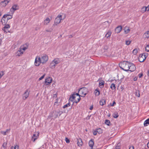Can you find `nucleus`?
I'll list each match as a JSON object with an SVG mask.
<instances>
[{"label": "nucleus", "instance_id": "obj_21", "mask_svg": "<svg viewBox=\"0 0 149 149\" xmlns=\"http://www.w3.org/2000/svg\"><path fill=\"white\" fill-rule=\"evenodd\" d=\"M23 51H22L21 49H19L16 53V56H21L23 54Z\"/></svg>", "mask_w": 149, "mask_h": 149}, {"label": "nucleus", "instance_id": "obj_24", "mask_svg": "<svg viewBox=\"0 0 149 149\" xmlns=\"http://www.w3.org/2000/svg\"><path fill=\"white\" fill-rule=\"evenodd\" d=\"M143 37L145 39H148L149 38V31H147L145 33Z\"/></svg>", "mask_w": 149, "mask_h": 149}, {"label": "nucleus", "instance_id": "obj_61", "mask_svg": "<svg viewBox=\"0 0 149 149\" xmlns=\"http://www.w3.org/2000/svg\"><path fill=\"white\" fill-rule=\"evenodd\" d=\"M117 145L118 146H120V143H118V144H117Z\"/></svg>", "mask_w": 149, "mask_h": 149}, {"label": "nucleus", "instance_id": "obj_32", "mask_svg": "<svg viewBox=\"0 0 149 149\" xmlns=\"http://www.w3.org/2000/svg\"><path fill=\"white\" fill-rule=\"evenodd\" d=\"M100 103L101 105L103 106L106 103V101L104 99H102L100 101Z\"/></svg>", "mask_w": 149, "mask_h": 149}, {"label": "nucleus", "instance_id": "obj_16", "mask_svg": "<svg viewBox=\"0 0 149 149\" xmlns=\"http://www.w3.org/2000/svg\"><path fill=\"white\" fill-rule=\"evenodd\" d=\"M51 19H50L49 18L47 17L43 21L44 25H47L50 22Z\"/></svg>", "mask_w": 149, "mask_h": 149}, {"label": "nucleus", "instance_id": "obj_9", "mask_svg": "<svg viewBox=\"0 0 149 149\" xmlns=\"http://www.w3.org/2000/svg\"><path fill=\"white\" fill-rule=\"evenodd\" d=\"M41 63V62L40 57L37 56L36 57L34 64L36 66H38L40 65V63Z\"/></svg>", "mask_w": 149, "mask_h": 149}, {"label": "nucleus", "instance_id": "obj_54", "mask_svg": "<svg viewBox=\"0 0 149 149\" xmlns=\"http://www.w3.org/2000/svg\"><path fill=\"white\" fill-rule=\"evenodd\" d=\"M58 104V102L57 101H56L55 102V103H54V104L55 105L56 104Z\"/></svg>", "mask_w": 149, "mask_h": 149}, {"label": "nucleus", "instance_id": "obj_45", "mask_svg": "<svg viewBox=\"0 0 149 149\" xmlns=\"http://www.w3.org/2000/svg\"><path fill=\"white\" fill-rule=\"evenodd\" d=\"M65 141L67 143H70L69 140L67 137L65 138Z\"/></svg>", "mask_w": 149, "mask_h": 149}, {"label": "nucleus", "instance_id": "obj_47", "mask_svg": "<svg viewBox=\"0 0 149 149\" xmlns=\"http://www.w3.org/2000/svg\"><path fill=\"white\" fill-rule=\"evenodd\" d=\"M143 75V74L142 73H141L139 74V78H141Z\"/></svg>", "mask_w": 149, "mask_h": 149}, {"label": "nucleus", "instance_id": "obj_53", "mask_svg": "<svg viewBox=\"0 0 149 149\" xmlns=\"http://www.w3.org/2000/svg\"><path fill=\"white\" fill-rule=\"evenodd\" d=\"M93 109V106H92L90 107V109L91 110H92Z\"/></svg>", "mask_w": 149, "mask_h": 149}, {"label": "nucleus", "instance_id": "obj_22", "mask_svg": "<svg viewBox=\"0 0 149 149\" xmlns=\"http://www.w3.org/2000/svg\"><path fill=\"white\" fill-rule=\"evenodd\" d=\"M17 9V5H14L12 6L10 10L13 13L15 10Z\"/></svg>", "mask_w": 149, "mask_h": 149}, {"label": "nucleus", "instance_id": "obj_7", "mask_svg": "<svg viewBox=\"0 0 149 149\" xmlns=\"http://www.w3.org/2000/svg\"><path fill=\"white\" fill-rule=\"evenodd\" d=\"M40 58L41 63L42 64L46 63L48 60V57L46 54L42 55L41 57H40Z\"/></svg>", "mask_w": 149, "mask_h": 149}, {"label": "nucleus", "instance_id": "obj_33", "mask_svg": "<svg viewBox=\"0 0 149 149\" xmlns=\"http://www.w3.org/2000/svg\"><path fill=\"white\" fill-rule=\"evenodd\" d=\"M113 117L115 118H116L118 116V114L117 112L114 113L113 115Z\"/></svg>", "mask_w": 149, "mask_h": 149}, {"label": "nucleus", "instance_id": "obj_10", "mask_svg": "<svg viewBox=\"0 0 149 149\" xmlns=\"http://www.w3.org/2000/svg\"><path fill=\"white\" fill-rule=\"evenodd\" d=\"M39 132H36L33 134L31 140L35 142L36 140L37 139L39 136Z\"/></svg>", "mask_w": 149, "mask_h": 149}, {"label": "nucleus", "instance_id": "obj_63", "mask_svg": "<svg viewBox=\"0 0 149 149\" xmlns=\"http://www.w3.org/2000/svg\"><path fill=\"white\" fill-rule=\"evenodd\" d=\"M56 100H58V99H57Z\"/></svg>", "mask_w": 149, "mask_h": 149}, {"label": "nucleus", "instance_id": "obj_48", "mask_svg": "<svg viewBox=\"0 0 149 149\" xmlns=\"http://www.w3.org/2000/svg\"><path fill=\"white\" fill-rule=\"evenodd\" d=\"M116 104V103L114 101L112 104H111V105L112 107H113L114 106L115 104Z\"/></svg>", "mask_w": 149, "mask_h": 149}, {"label": "nucleus", "instance_id": "obj_56", "mask_svg": "<svg viewBox=\"0 0 149 149\" xmlns=\"http://www.w3.org/2000/svg\"><path fill=\"white\" fill-rule=\"evenodd\" d=\"M147 145V147H148L149 148V142L148 143Z\"/></svg>", "mask_w": 149, "mask_h": 149}, {"label": "nucleus", "instance_id": "obj_35", "mask_svg": "<svg viewBox=\"0 0 149 149\" xmlns=\"http://www.w3.org/2000/svg\"><path fill=\"white\" fill-rule=\"evenodd\" d=\"M110 88L112 90L115 89L116 88L115 84L113 83H112V84H111V85Z\"/></svg>", "mask_w": 149, "mask_h": 149}, {"label": "nucleus", "instance_id": "obj_29", "mask_svg": "<svg viewBox=\"0 0 149 149\" xmlns=\"http://www.w3.org/2000/svg\"><path fill=\"white\" fill-rule=\"evenodd\" d=\"M149 124V118L146 120L144 123V126H147Z\"/></svg>", "mask_w": 149, "mask_h": 149}, {"label": "nucleus", "instance_id": "obj_51", "mask_svg": "<svg viewBox=\"0 0 149 149\" xmlns=\"http://www.w3.org/2000/svg\"><path fill=\"white\" fill-rule=\"evenodd\" d=\"M53 97L54 98H56L57 97V95L56 94H54L53 95Z\"/></svg>", "mask_w": 149, "mask_h": 149}, {"label": "nucleus", "instance_id": "obj_52", "mask_svg": "<svg viewBox=\"0 0 149 149\" xmlns=\"http://www.w3.org/2000/svg\"><path fill=\"white\" fill-rule=\"evenodd\" d=\"M129 149H134V147L133 146H131L130 147Z\"/></svg>", "mask_w": 149, "mask_h": 149}, {"label": "nucleus", "instance_id": "obj_4", "mask_svg": "<svg viewBox=\"0 0 149 149\" xmlns=\"http://www.w3.org/2000/svg\"><path fill=\"white\" fill-rule=\"evenodd\" d=\"M60 62L59 59L58 58H55L50 63L49 68L51 69L54 68L55 66Z\"/></svg>", "mask_w": 149, "mask_h": 149}, {"label": "nucleus", "instance_id": "obj_1", "mask_svg": "<svg viewBox=\"0 0 149 149\" xmlns=\"http://www.w3.org/2000/svg\"><path fill=\"white\" fill-rule=\"evenodd\" d=\"M65 18V15L64 14L58 15L54 20V26L57 25L61 22L62 20H63Z\"/></svg>", "mask_w": 149, "mask_h": 149}, {"label": "nucleus", "instance_id": "obj_42", "mask_svg": "<svg viewBox=\"0 0 149 149\" xmlns=\"http://www.w3.org/2000/svg\"><path fill=\"white\" fill-rule=\"evenodd\" d=\"M105 123L108 125H109L110 123V121L109 120H106L105 121Z\"/></svg>", "mask_w": 149, "mask_h": 149}, {"label": "nucleus", "instance_id": "obj_59", "mask_svg": "<svg viewBox=\"0 0 149 149\" xmlns=\"http://www.w3.org/2000/svg\"><path fill=\"white\" fill-rule=\"evenodd\" d=\"M46 31L47 32H50V31L49 30H46Z\"/></svg>", "mask_w": 149, "mask_h": 149}, {"label": "nucleus", "instance_id": "obj_20", "mask_svg": "<svg viewBox=\"0 0 149 149\" xmlns=\"http://www.w3.org/2000/svg\"><path fill=\"white\" fill-rule=\"evenodd\" d=\"M77 139V144L78 146L79 147L81 146L83 144L82 139L80 138L78 139Z\"/></svg>", "mask_w": 149, "mask_h": 149}, {"label": "nucleus", "instance_id": "obj_44", "mask_svg": "<svg viewBox=\"0 0 149 149\" xmlns=\"http://www.w3.org/2000/svg\"><path fill=\"white\" fill-rule=\"evenodd\" d=\"M136 95L138 97H140V95L139 91H137L136 92Z\"/></svg>", "mask_w": 149, "mask_h": 149}, {"label": "nucleus", "instance_id": "obj_57", "mask_svg": "<svg viewBox=\"0 0 149 149\" xmlns=\"http://www.w3.org/2000/svg\"><path fill=\"white\" fill-rule=\"evenodd\" d=\"M115 149H119V148L118 147H116L115 148Z\"/></svg>", "mask_w": 149, "mask_h": 149}, {"label": "nucleus", "instance_id": "obj_25", "mask_svg": "<svg viewBox=\"0 0 149 149\" xmlns=\"http://www.w3.org/2000/svg\"><path fill=\"white\" fill-rule=\"evenodd\" d=\"M10 131V129H7L6 131H1V133L3 135H5L7 134Z\"/></svg>", "mask_w": 149, "mask_h": 149}, {"label": "nucleus", "instance_id": "obj_46", "mask_svg": "<svg viewBox=\"0 0 149 149\" xmlns=\"http://www.w3.org/2000/svg\"><path fill=\"white\" fill-rule=\"evenodd\" d=\"M146 11H149V5H148L147 7H146Z\"/></svg>", "mask_w": 149, "mask_h": 149}, {"label": "nucleus", "instance_id": "obj_15", "mask_svg": "<svg viewBox=\"0 0 149 149\" xmlns=\"http://www.w3.org/2000/svg\"><path fill=\"white\" fill-rule=\"evenodd\" d=\"M98 81H99V86L100 88H102L104 86V81L102 79V78H100Z\"/></svg>", "mask_w": 149, "mask_h": 149}, {"label": "nucleus", "instance_id": "obj_28", "mask_svg": "<svg viewBox=\"0 0 149 149\" xmlns=\"http://www.w3.org/2000/svg\"><path fill=\"white\" fill-rule=\"evenodd\" d=\"M94 144L93 140L91 139L89 142V145L91 148H92Z\"/></svg>", "mask_w": 149, "mask_h": 149}, {"label": "nucleus", "instance_id": "obj_40", "mask_svg": "<svg viewBox=\"0 0 149 149\" xmlns=\"http://www.w3.org/2000/svg\"><path fill=\"white\" fill-rule=\"evenodd\" d=\"M146 51L147 52H149V45H146L145 47Z\"/></svg>", "mask_w": 149, "mask_h": 149}, {"label": "nucleus", "instance_id": "obj_39", "mask_svg": "<svg viewBox=\"0 0 149 149\" xmlns=\"http://www.w3.org/2000/svg\"><path fill=\"white\" fill-rule=\"evenodd\" d=\"M70 105V103H68L64 105L63 107V108H65L66 107H69Z\"/></svg>", "mask_w": 149, "mask_h": 149}, {"label": "nucleus", "instance_id": "obj_34", "mask_svg": "<svg viewBox=\"0 0 149 149\" xmlns=\"http://www.w3.org/2000/svg\"><path fill=\"white\" fill-rule=\"evenodd\" d=\"M145 6L143 7L141 9V12L143 13L146 11V9Z\"/></svg>", "mask_w": 149, "mask_h": 149}, {"label": "nucleus", "instance_id": "obj_55", "mask_svg": "<svg viewBox=\"0 0 149 149\" xmlns=\"http://www.w3.org/2000/svg\"><path fill=\"white\" fill-rule=\"evenodd\" d=\"M11 149H15V148L14 147L12 146L11 147Z\"/></svg>", "mask_w": 149, "mask_h": 149}, {"label": "nucleus", "instance_id": "obj_5", "mask_svg": "<svg viewBox=\"0 0 149 149\" xmlns=\"http://www.w3.org/2000/svg\"><path fill=\"white\" fill-rule=\"evenodd\" d=\"M88 92V89L85 87L81 88L78 91V93L80 94L81 96L84 97Z\"/></svg>", "mask_w": 149, "mask_h": 149}, {"label": "nucleus", "instance_id": "obj_37", "mask_svg": "<svg viewBox=\"0 0 149 149\" xmlns=\"http://www.w3.org/2000/svg\"><path fill=\"white\" fill-rule=\"evenodd\" d=\"M7 144V143L5 142L3 143L2 147L4 148V149H6V148Z\"/></svg>", "mask_w": 149, "mask_h": 149}, {"label": "nucleus", "instance_id": "obj_6", "mask_svg": "<svg viewBox=\"0 0 149 149\" xmlns=\"http://www.w3.org/2000/svg\"><path fill=\"white\" fill-rule=\"evenodd\" d=\"M148 54L147 53H143L142 54H140L139 58V61L141 62H142L146 59L147 57L148 56Z\"/></svg>", "mask_w": 149, "mask_h": 149}, {"label": "nucleus", "instance_id": "obj_41", "mask_svg": "<svg viewBox=\"0 0 149 149\" xmlns=\"http://www.w3.org/2000/svg\"><path fill=\"white\" fill-rule=\"evenodd\" d=\"M131 42V41L129 40H126L125 41V44L127 45H129L130 44Z\"/></svg>", "mask_w": 149, "mask_h": 149}, {"label": "nucleus", "instance_id": "obj_17", "mask_svg": "<svg viewBox=\"0 0 149 149\" xmlns=\"http://www.w3.org/2000/svg\"><path fill=\"white\" fill-rule=\"evenodd\" d=\"M28 48V45H27L25 44L21 46L19 49L24 52V51Z\"/></svg>", "mask_w": 149, "mask_h": 149}, {"label": "nucleus", "instance_id": "obj_14", "mask_svg": "<svg viewBox=\"0 0 149 149\" xmlns=\"http://www.w3.org/2000/svg\"><path fill=\"white\" fill-rule=\"evenodd\" d=\"M52 81V78L50 77H49L45 79V83L46 85H48L51 83Z\"/></svg>", "mask_w": 149, "mask_h": 149}, {"label": "nucleus", "instance_id": "obj_30", "mask_svg": "<svg viewBox=\"0 0 149 149\" xmlns=\"http://www.w3.org/2000/svg\"><path fill=\"white\" fill-rule=\"evenodd\" d=\"M6 15V17L7 19V20L8 19H10L12 18L13 17L12 15H9L8 14L5 15Z\"/></svg>", "mask_w": 149, "mask_h": 149}, {"label": "nucleus", "instance_id": "obj_8", "mask_svg": "<svg viewBox=\"0 0 149 149\" xmlns=\"http://www.w3.org/2000/svg\"><path fill=\"white\" fill-rule=\"evenodd\" d=\"M30 91L29 89H27L24 93L22 95V99L26 100L29 96Z\"/></svg>", "mask_w": 149, "mask_h": 149}, {"label": "nucleus", "instance_id": "obj_31", "mask_svg": "<svg viewBox=\"0 0 149 149\" xmlns=\"http://www.w3.org/2000/svg\"><path fill=\"white\" fill-rule=\"evenodd\" d=\"M94 93L96 96H98L100 94V92L97 89H96L94 92Z\"/></svg>", "mask_w": 149, "mask_h": 149}, {"label": "nucleus", "instance_id": "obj_2", "mask_svg": "<svg viewBox=\"0 0 149 149\" xmlns=\"http://www.w3.org/2000/svg\"><path fill=\"white\" fill-rule=\"evenodd\" d=\"M131 64H130V62L127 61H123L120 63L119 65L120 67L122 70L124 71H128L129 68H128L129 65H130Z\"/></svg>", "mask_w": 149, "mask_h": 149}, {"label": "nucleus", "instance_id": "obj_13", "mask_svg": "<svg viewBox=\"0 0 149 149\" xmlns=\"http://www.w3.org/2000/svg\"><path fill=\"white\" fill-rule=\"evenodd\" d=\"M10 28V26L9 24H6L4 27L3 28L2 30L4 31V33H6L8 32H9L10 31L8 30Z\"/></svg>", "mask_w": 149, "mask_h": 149}, {"label": "nucleus", "instance_id": "obj_49", "mask_svg": "<svg viewBox=\"0 0 149 149\" xmlns=\"http://www.w3.org/2000/svg\"><path fill=\"white\" fill-rule=\"evenodd\" d=\"M97 130H96L95 131H94L93 132V134L94 135H96L97 134Z\"/></svg>", "mask_w": 149, "mask_h": 149}, {"label": "nucleus", "instance_id": "obj_62", "mask_svg": "<svg viewBox=\"0 0 149 149\" xmlns=\"http://www.w3.org/2000/svg\"><path fill=\"white\" fill-rule=\"evenodd\" d=\"M1 11L0 10V16L1 15Z\"/></svg>", "mask_w": 149, "mask_h": 149}, {"label": "nucleus", "instance_id": "obj_43", "mask_svg": "<svg viewBox=\"0 0 149 149\" xmlns=\"http://www.w3.org/2000/svg\"><path fill=\"white\" fill-rule=\"evenodd\" d=\"M45 76V74H43L42 76L40 77L38 79L39 81L41 80H42L43 79Z\"/></svg>", "mask_w": 149, "mask_h": 149}, {"label": "nucleus", "instance_id": "obj_38", "mask_svg": "<svg viewBox=\"0 0 149 149\" xmlns=\"http://www.w3.org/2000/svg\"><path fill=\"white\" fill-rule=\"evenodd\" d=\"M138 52L137 49H134L133 51V53L134 55H136Z\"/></svg>", "mask_w": 149, "mask_h": 149}, {"label": "nucleus", "instance_id": "obj_60", "mask_svg": "<svg viewBox=\"0 0 149 149\" xmlns=\"http://www.w3.org/2000/svg\"><path fill=\"white\" fill-rule=\"evenodd\" d=\"M148 76L149 77V70L148 71Z\"/></svg>", "mask_w": 149, "mask_h": 149}, {"label": "nucleus", "instance_id": "obj_58", "mask_svg": "<svg viewBox=\"0 0 149 149\" xmlns=\"http://www.w3.org/2000/svg\"><path fill=\"white\" fill-rule=\"evenodd\" d=\"M39 29H40V28H36V30H38Z\"/></svg>", "mask_w": 149, "mask_h": 149}, {"label": "nucleus", "instance_id": "obj_26", "mask_svg": "<svg viewBox=\"0 0 149 149\" xmlns=\"http://www.w3.org/2000/svg\"><path fill=\"white\" fill-rule=\"evenodd\" d=\"M112 32L111 31H109L105 35V37L107 38H110Z\"/></svg>", "mask_w": 149, "mask_h": 149}, {"label": "nucleus", "instance_id": "obj_18", "mask_svg": "<svg viewBox=\"0 0 149 149\" xmlns=\"http://www.w3.org/2000/svg\"><path fill=\"white\" fill-rule=\"evenodd\" d=\"M122 27L121 26H119L117 27L115 29V31L117 33H119L122 30Z\"/></svg>", "mask_w": 149, "mask_h": 149}, {"label": "nucleus", "instance_id": "obj_36", "mask_svg": "<svg viewBox=\"0 0 149 149\" xmlns=\"http://www.w3.org/2000/svg\"><path fill=\"white\" fill-rule=\"evenodd\" d=\"M96 130L97 132L99 134H101L102 132V130L100 128L97 129Z\"/></svg>", "mask_w": 149, "mask_h": 149}, {"label": "nucleus", "instance_id": "obj_12", "mask_svg": "<svg viewBox=\"0 0 149 149\" xmlns=\"http://www.w3.org/2000/svg\"><path fill=\"white\" fill-rule=\"evenodd\" d=\"M130 64H131L130 65H129L128 68H129V71L133 72L136 70V67L135 65L132 63L130 62Z\"/></svg>", "mask_w": 149, "mask_h": 149}, {"label": "nucleus", "instance_id": "obj_27", "mask_svg": "<svg viewBox=\"0 0 149 149\" xmlns=\"http://www.w3.org/2000/svg\"><path fill=\"white\" fill-rule=\"evenodd\" d=\"M53 113L54 114H52L51 116L56 118L58 116V112L56 111H54Z\"/></svg>", "mask_w": 149, "mask_h": 149}, {"label": "nucleus", "instance_id": "obj_19", "mask_svg": "<svg viewBox=\"0 0 149 149\" xmlns=\"http://www.w3.org/2000/svg\"><path fill=\"white\" fill-rule=\"evenodd\" d=\"M6 15H3L2 18L1 22L3 24H5L7 21V19L6 17Z\"/></svg>", "mask_w": 149, "mask_h": 149}, {"label": "nucleus", "instance_id": "obj_3", "mask_svg": "<svg viewBox=\"0 0 149 149\" xmlns=\"http://www.w3.org/2000/svg\"><path fill=\"white\" fill-rule=\"evenodd\" d=\"M80 96L78 93L74 94L70 97L69 100L72 102L74 101V102L77 103L80 100Z\"/></svg>", "mask_w": 149, "mask_h": 149}, {"label": "nucleus", "instance_id": "obj_50", "mask_svg": "<svg viewBox=\"0 0 149 149\" xmlns=\"http://www.w3.org/2000/svg\"><path fill=\"white\" fill-rule=\"evenodd\" d=\"M15 149H19V146L17 145L15 146L14 147Z\"/></svg>", "mask_w": 149, "mask_h": 149}, {"label": "nucleus", "instance_id": "obj_23", "mask_svg": "<svg viewBox=\"0 0 149 149\" xmlns=\"http://www.w3.org/2000/svg\"><path fill=\"white\" fill-rule=\"evenodd\" d=\"M124 30L125 33L126 34L128 33L130 31L129 27L127 26L125 27Z\"/></svg>", "mask_w": 149, "mask_h": 149}, {"label": "nucleus", "instance_id": "obj_11", "mask_svg": "<svg viewBox=\"0 0 149 149\" xmlns=\"http://www.w3.org/2000/svg\"><path fill=\"white\" fill-rule=\"evenodd\" d=\"M10 0H4L0 3V7H5L10 2Z\"/></svg>", "mask_w": 149, "mask_h": 149}]
</instances>
